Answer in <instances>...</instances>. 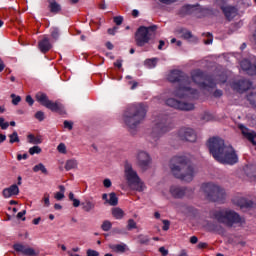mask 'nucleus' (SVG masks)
Here are the masks:
<instances>
[{"label": "nucleus", "mask_w": 256, "mask_h": 256, "mask_svg": "<svg viewBox=\"0 0 256 256\" xmlns=\"http://www.w3.org/2000/svg\"><path fill=\"white\" fill-rule=\"evenodd\" d=\"M167 79L170 83H177L178 86L172 92L176 98L166 99V105L178 111H193L195 105L191 101L199 97V92L189 86L191 85V78L181 70H172Z\"/></svg>", "instance_id": "f257e3e1"}, {"label": "nucleus", "mask_w": 256, "mask_h": 256, "mask_svg": "<svg viewBox=\"0 0 256 256\" xmlns=\"http://www.w3.org/2000/svg\"><path fill=\"white\" fill-rule=\"evenodd\" d=\"M170 171L176 179L191 183L195 178V167L185 155H176L170 160Z\"/></svg>", "instance_id": "f03ea898"}, {"label": "nucleus", "mask_w": 256, "mask_h": 256, "mask_svg": "<svg viewBox=\"0 0 256 256\" xmlns=\"http://www.w3.org/2000/svg\"><path fill=\"white\" fill-rule=\"evenodd\" d=\"M145 117H147V108L143 103H138L128 106L123 113L122 119L128 131L135 135L139 125L145 121Z\"/></svg>", "instance_id": "7ed1b4c3"}, {"label": "nucleus", "mask_w": 256, "mask_h": 256, "mask_svg": "<svg viewBox=\"0 0 256 256\" xmlns=\"http://www.w3.org/2000/svg\"><path fill=\"white\" fill-rule=\"evenodd\" d=\"M124 177L132 191H138L139 193L145 191V184L141 181L139 174L133 169V164L129 161L124 163Z\"/></svg>", "instance_id": "20e7f679"}, {"label": "nucleus", "mask_w": 256, "mask_h": 256, "mask_svg": "<svg viewBox=\"0 0 256 256\" xmlns=\"http://www.w3.org/2000/svg\"><path fill=\"white\" fill-rule=\"evenodd\" d=\"M210 155L222 165H225V140L219 137H212L207 141Z\"/></svg>", "instance_id": "39448f33"}, {"label": "nucleus", "mask_w": 256, "mask_h": 256, "mask_svg": "<svg viewBox=\"0 0 256 256\" xmlns=\"http://www.w3.org/2000/svg\"><path fill=\"white\" fill-rule=\"evenodd\" d=\"M158 26L152 25L149 27L140 26L135 33V41L137 47H145L157 33Z\"/></svg>", "instance_id": "423d86ee"}, {"label": "nucleus", "mask_w": 256, "mask_h": 256, "mask_svg": "<svg viewBox=\"0 0 256 256\" xmlns=\"http://www.w3.org/2000/svg\"><path fill=\"white\" fill-rule=\"evenodd\" d=\"M169 131H171V123L167 119V116H161L155 120L150 137L152 138V141L156 142Z\"/></svg>", "instance_id": "0eeeda50"}, {"label": "nucleus", "mask_w": 256, "mask_h": 256, "mask_svg": "<svg viewBox=\"0 0 256 256\" xmlns=\"http://www.w3.org/2000/svg\"><path fill=\"white\" fill-rule=\"evenodd\" d=\"M210 219L216 221L208 224L211 231L218 233V235H225V210L210 211Z\"/></svg>", "instance_id": "6e6552de"}, {"label": "nucleus", "mask_w": 256, "mask_h": 256, "mask_svg": "<svg viewBox=\"0 0 256 256\" xmlns=\"http://www.w3.org/2000/svg\"><path fill=\"white\" fill-rule=\"evenodd\" d=\"M36 101L40 103L46 109H49L53 113H59V115L65 114V106L59 101H52L49 99V96L43 92H38L36 94Z\"/></svg>", "instance_id": "1a4fd4ad"}, {"label": "nucleus", "mask_w": 256, "mask_h": 256, "mask_svg": "<svg viewBox=\"0 0 256 256\" xmlns=\"http://www.w3.org/2000/svg\"><path fill=\"white\" fill-rule=\"evenodd\" d=\"M191 77L192 81H194L196 85L200 86L201 89H205L206 91L214 89L216 85L212 77L205 76V73L199 69L192 71Z\"/></svg>", "instance_id": "9d476101"}, {"label": "nucleus", "mask_w": 256, "mask_h": 256, "mask_svg": "<svg viewBox=\"0 0 256 256\" xmlns=\"http://www.w3.org/2000/svg\"><path fill=\"white\" fill-rule=\"evenodd\" d=\"M180 17H187V15H193L194 17H203V8L199 5H184L178 10Z\"/></svg>", "instance_id": "9b49d317"}, {"label": "nucleus", "mask_w": 256, "mask_h": 256, "mask_svg": "<svg viewBox=\"0 0 256 256\" xmlns=\"http://www.w3.org/2000/svg\"><path fill=\"white\" fill-rule=\"evenodd\" d=\"M225 223L227 227H243L245 225V218H242L236 212L226 211Z\"/></svg>", "instance_id": "f8f14e48"}, {"label": "nucleus", "mask_w": 256, "mask_h": 256, "mask_svg": "<svg viewBox=\"0 0 256 256\" xmlns=\"http://www.w3.org/2000/svg\"><path fill=\"white\" fill-rule=\"evenodd\" d=\"M178 137L181 141L188 143H195L197 141V133H195L193 128H181L178 132Z\"/></svg>", "instance_id": "ddd939ff"}, {"label": "nucleus", "mask_w": 256, "mask_h": 256, "mask_svg": "<svg viewBox=\"0 0 256 256\" xmlns=\"http://www.w3.org/2000/svg\"><path fill=\"white\" fill-rule=\"evenodd\" d=\"M239 163V155L235 151V148L231 145L225 147V165H237Z\"/></svg>", "instance_id": "4468645a"}, {"label": "nucleus", "mask_w": 256, "mask_h": 256, "mask_svg": "<svg viewBox=\"0 0 256 256\" xmlns=\"http://www.w3.org/2000/svg\"><path fill=\"white\" fill-rule=\"evenodd\" d=\"M137 164L140 169L147 171L149 165H151V156L145 151H139L137 154Z\"/></svg>", "instance_id": "2eb2a0df"}, {"label": "nucleus", "mask_w": 256, "mask_h": 256, "mask_svg": "<svg viewBox=\"0 0 256 256\" xmlns=\"http://www.w3.org/2000/svg\"><path fill=\"white\" fill-rule=\"evenodd\" d=\"M232 89L234 91H237L238 93H245V91H249L251 87H253V83L249 80H239L237 82H233L231 85Z\"/></svg>", "instance_id": "dca6fc26"}, {"label": "nucleus", "mask_w": 256, "mask_h": 256, "mask_svg": "<svg viewBox=\"0 0 256 256\" xmlns=\"http://www.w3.org/2000/svg\"><path fill=\"white\" fill-rule=\"evenodd\" d=\"M233 203H234V205H237L238 207H240V209H242L244 211H249L251 209L256 208L255 202H253L251 200H247L245 198H235L233 200Z\"/></svg>", "instance_id": "f3484780"}, {"label": "nucleus", "mask_w": 256, "mask_h": 256, "mask_svg": "<svg viewBox=\"0 0 256 256\" xmlns=\"http://www.w3.org/2000/svg\"><path fill=\"white\" fill-rule=\"evenodd\" d=\"M201 193H221V187L214 182H205L200 186Z\"/></svg>", "instance_id": "a211bd4d"}, {"label": "nucleus", "mask_w": 256, "mask_h": 256, "mask_svg": "<svg viewBox=\"0 0 256 256\" xmlns=\"http://www.w3.org/2000/svg\"><path fill=\"white\" fill-rule=\"evenodd\" d=\"M13 249L16 253H22L25 256H35V249L29 248L21 243L14 244Z\"/></svg>", "instance_id": "6ab92c4d"}, {"label": "nucleus", "mask_w": 256, "mask_h": 256, "mask_svg": "<svg viewBox=\"0 0 256 256\" xmlns=\"http://www.w3.org/2000/svg\"><path fill=\"white\" fill-rule=\"evenodd\" d=\"M38 47L41 53H47L51 51L53 45L47 36H44L42 40L39 41Z\"/></svg>", "instance_id": "aec40b11"}, {"label": "nucleus", "mask_w": 256, "mask_h": 256, "mask_svg": "<svg viewBox=\"0 0 256 256\" xmlns=\"http://www.w3.org/2000/svg\"><path fill=\"white\" fill-rule=\"evenodd\" d=\"M240 67L243 69V71H246L248 75H255V64H251V61L247 59L242 60Z\"/></svg>", "instance_id": "412c9836"}, {"label": "nucleus", "mask_w": 256, "mask_h": 256, "mask_svg": "<svg viewBox=\"0 0 256 256\" xmlns=\"http://www.w3.org/2000/svg\"><path fill=\"white\" fill-rule=\"evenodd\" d=\"M240 129H241L244 137H246V139H248V141H251L254 145H256V141H255L256 132L253 130H249L248 128H246L244 126H240Z\"/></svg>", "instance_id": "4be33fe9"}, {"label": "nucleus", "mask_w": 256, "mask_h": 256, "mask_svg": "<svg viewBox=\"0 0 256 256\" xmlns=\"http://www.w3.org/2000/svg\"><path fill=\"white\" fill-rule=\"evenodd\" d=\"M108 194L107 193H104L102 195V199L104 201H106V203H109V205H111L112 207H115L118 205L119 203V198H117V194L115 193H110V198L108 199Z\"/></svg>", "instance_id": "5701e85b"}, {"label": "nucleus", "mask_w": 256, "mask_h": 256, "mask_svg": "<svg viewBox=\"0 0 256 256\" xmlns=\"http://www.w3.org/2000/svg\"><path fill=\"white\" fill-rule=\"evenodd\" d=\"M243 171L245 175L249 177V179H254L256 181V165H246L244 166Z\"/></svg>", "instance_id": "b1692460"}, {"label": "nucleus", "mask_w": 256, "mask_h": 256, "mask_svg": "<svg viewBox=\"0 0 256 256\" xmlns=\"http://www.w3.org/2000/svg\"><path fill=\"white\" fill-rule=\"evenodd\" d=\"M238 15L237 8L233 6H226L225 7V18L228 21L235 19V16Z\"/></svg>", "instance_id": "393cba45"}, {"label": "nucleus", "mask_w": 256, "mask_h": 256, "mask_svg": "<svg viewBox=\"0 0 256 256\" xmlns=\"http://www.w3.org/2000/svg\"><path fill=\"white\" fill-rule=\"evenodd\" d=\"M81 207L85 211V213H91V211L95 210V202L91 200H85L81 202Z\"/></svg>", "instance_id": "a878e982"}, {"label": "nucleus", "mask_w": 256, "mask_h": 256, "mask_svg": "<svg viewBox=\"0 0 256 256\" xmlns=\"http://www.w3.org/2000/svg\"><path fill=\"white\" fill-rule=\"evenodd\" d=\"M191 189L179 185H172L170 187V193H191Z\"/></svg>", "instance_id": "bb28decb"}, {"label": "nucleus", "mask_w": 256, "mask_h": 256, "mask_svg": "<svg viewBox=\"0 0 256 256\" xmlns=\"http://www.w3.org/2000/svg\"><path fill=\"white\" fill-rule=\"evenodd\" d=\"M114 253H125L127 251V245L126 244H112L109 246Z\"/></svg>", "instance_id": "cd10ccee"}, {"label": "nucleus", "mask_w": 256, "mask_h": 256, "mask_svg": "<svg viewBox=\"0 0 256 256\" xmlns=\"http://www.w3.org/2000/svg\"><path fill=\"white\" fill-rule=\"evenodd\" d=\"M32 171L34 173H39V171H40L43 175H48L49 174V172L47 171V168L45 167V165L43 163H39V164L35 165L32 168Z\"/></svg>", "instance_id": "c85d7f7f"}, {"label": "nucleus", "mask_w": 256, "mask_h": 256, "mask_svg": "<svg viewBox=\"0 0 256 256\" xmlns=\"http://www.w3.org/2000/svg\"><path fill=\"white\" fill-rule=\"evenodd\" d=\"M112 215L114 219L121 220L125 217V212L121 208H114L112 209Z\"/></svg>", "instance_id": "c756f323"}, {"label": "nucleus", "mask_w": 256, "mask_h": 256, "mask_svg": "<svg viewBox=\"0 0 256 256\" xmlns=\"http://www.w3.org/2000/svg\"><path fill=\"white\" fill-rule=\"evenodd\" d=\"M49 9L51 13H59L61 11V5L56 1H49Z\"/></svg>", "instance_id": "7c9ffc66"}, {"label": "nucleus", "mask_w": 256, "mask_h": 256, "mask_svg": "<svg viewBox=\"0 0 256 256\" xmlns=\"http://www.w3.org/2000/svg\"><path fill=\"white\" fill-rule=\"evenodd\" d=\"M28 143H31L32 145H40V143H43V139H41V136L35 137V135L30 134L28 135Z\"/></svg>", "instance_id": "2f4dec72"}, {"label": "nucleus", "mask_w": 256, "mask_h": 256, "mask_svg": "<svg viewBox=\"0 0 256 256\" xmlns=\"http://www.w3.org/2000/svg\"><path fill=\"white\" fill-rule=\"evenodd\" d=\"M50 35L54 41H58L59 37H61V31L57 27H52L50 29Z\"/></svg>", "instance_id": "473e14b6"}, {"label": "nucleus", "mask_w": 256, "mask_h": 256, "mask_svg": "<svg viewBox=\"0 0 256 256\" xmlns=\"http://www.w3.org/2000/svg\"><path fill=\"white\" fill-rule=\"evenodd\" d=\"M144 65L148 69H155L157 67V58L146 59Z\"/></svg>", "instance_id": "72a5a7b5"}, {"label": "nucleus", "mask_w": 256, "mask_h": 256, "mask_svg": "<svg viewBox=\"0 0 256 256\" xmlns=\"http://www.w3.org/2000/svg\"><path fill=\"white\" fill-rule=\"evenodd\" d=\"M77 160H68L65 164L66 171H71V169H77Z\"/></svg>", "instance_id": "f704fd0d"}, {"label": "nucleus", "mask_w": 256, "mask_h": 256, "mask_svg": "<svg viewBox=\"0 0 256 256\" xmlns=\"http://www.w3.org/2000/svg\"><path fill=\"white\" fill-rule=\"evenodd\" d=\"M180 35L182 39H191V37H193V34L191 33V31L185 28L180 29Z\"/></svg>", "instance_id": "c9c22d12"}, {"label": "nucleus", "mask_w": 256, "mask_h": 256, "mask_svg": "<svg viewBox=\"0 0 256 256\" xmlns=\"http://www.w3.org/2000/svg\"><path fill=\"white\" fill-rule=\"evenodd\" d=\"M9 137V143L13 144V143H19L20 139H19V134L17 133V131H14L12 134L8 135Z\"/></svg>", "instance_id": "e433bc0d"}, {"label": "nucleus", "mask_w": 256, "mask_h": 256, "mask_svg": "<svg viewBox=\"0 0 256 256\" xmlns=\"http://www.w3.org/2000/svg\"><path fill=\"white\" fill-rule=\"evenodd\" d=\"M2 193H19V186H17V184H13L9 188H5Z\"/></svg>", "instance_id": "4c0bfd02"}, {"label": "nucleus", "mask_w": 256, "mask_h": 256, "mask_svg": "<svg viewBox=\"0 0 256 256\" xmlns=\"http://www.w3.org/2000/svg\"><path fill=\"white\" fill-rule=\"evenodd\" d=\"M111 227H113V224L109 220L103 221V223L101 225L102 231H106V232L111 231Z\"/></svg>", "instance_id": "58836bf2"}, {"label": "nucleus", "mask_w": 256, "mask_h": 256, "mask_svg": "<svg viewBox=\"0 0 256 256\" xmlns=\"http://www.w3.org/2000/svg\"><path fill=\"white\" fill-rule=\"evenodd\" d=\"M247 100L253 107H256V92L247 95Z\"/></svg>", "instance_id": "ea45409f"}, {"label": "nucleus", "mask_w": 256, "mask_h": 256, "mask_svg": "<svg viewBox=\"0 0 256 256\" xmlns=\"http://www.w3.org/2000/svg\"><path fill=\"white\" fill-rule=\"evenodd\" d=\"M69 199H70V201H72L73 207H79L81 205V201L79 199L75 198V194L70 193Z\"/></svg>", "instance_id": "a19ab883"}, {"label": "nucleus", "mask_w": 256, "mask_h": 256, "mask_svg": "<svg viewBox=\"0 0 256 256\" xmlns=\"http://www.w3.org/2000/svg\"><path fill=\"white\" fill-rule=\"evenodd\" d=\"M203 37H207L206 40H204L205 45H211L213 43V34L207 32L202 34Z\"/></svg>", "instance_id": "79ce46f5"}, {"label": "nucleus", "mask_w": 256, "mask_h": 256, "mask_svg": "<svg viewBox=\"0 0 256 256\" xmlns=\"http://www.w3.org/2000/svg\"><path fill=\"white\" fill-rule=\"evenodd\" d=\"M127 223L128 231H133V229H137V222H135L133 219H129Z\"/></svg>", "instance_id": "37998d69"}, {"label": "nucleus", "mask_w": 256, "mask_h": 256, "mask_svg": "<svg viewBox=\"0 0 256 256\" xmlns=\"http://www.w3.org/2000/svg\"><path fill=\"white\" fill-rule=\"evenodd\" d=\"M138 241L141 245H147V243H149V237L148 236H145L143 234H140L138 236Z\"/></svg>", "instance_id": "c03bdc74"}, {"label": "nucleus", "mask_w": 256, "mask_h": 256, "mask_svg": "<svg viewBox=\"0 0 256 256\" xmlns=\"http://www.w3.org/2000/svg\"><path fill=\"white\" fill-rule=\"evenodd\" d=\"M29 153L30 155H39V153H41V147L39 146H33L29 149Z\"/></svg>", "instance_id": "a18cd8bd"}, {"label": "nucleus", "mask_w": 256, "mask_h": 256, "mask_svg": "<svg viewBox=\"0 0 256 256\" xmlns=\"http://www.w3.org/2000/svg\"><path fill=\"white\" fill-rule=\"evenodd\" d=\"M11 99H12V103L14 105H19V103H21V96H17L15 94H11Z\"/></svg>", "instance_id": "49530a36"}, {"label": "nucleus", "mask_w": 256, "mask_h": 256, "mask_svg": "<svg viewBox=\"0 0 256 256\" xmlns=\"http://www.w3.org/2000/svg\"><path fill=\"white\" fill-rule=\"evenodd\" d=\"M0 127L3 131L9 128V122H5V118L3 117L0 118Z\"/></svg>", "instance_id": "de8ad7c7"}, {"label": "nucleus", "mask_w": 256, "mask_h": 256, "mask_svg": "<svg viewBox=\"0 0 256 256\" xmlns=\"http://www.w3.org/2000/svg\"><path fill=\"white\" fill-rule=\"evenodd\" d=\"M35 118L38 119V121H44L45 120V112H43V111L36 112Z\"/></svg>", "instance_id": "09e8293b"}, {"label": "nucleus", "mask_w": 256, "mask_h": 256, "mask_svg": "<svg viewBox=\"0 0 256 256\" xmlns=\"http://www.w3.org/2000/svg\"><path fill=\"white\" fill-rule=\"evenodd\" d=\"M57 151L59 153H67V146H65L63 143H60L57 147Z\"/></svg>", "instance_id": "8fccbe9b"}, {"label": "nucleus", "mask_w": 256, "mask_h": 256, "mask_svg": "<svg viewBox=\"0 0 256 256\" xmlns=\"http://www.w3.org/2000/svg\"><path fill=\"white\" fill-rule=\"evenodd\" d=\"M111 185H113V183L111 182V179L106 178V179L103 180V186L106 189H109L111 187Z\"/></svg>", "instance_id": "3c124183"}, {"label": "nucleus", "mask_w": 256, "mask_h": 256, "mask_svg": "<svg viewBox=\"0 0 256 256\" xmlns=\"http://www.w3.org/2000/svg\"><path fill=\"white\" fill-rule=\"evenodd\" d=\"M25 215H27V210H22L17 214V219H22V221H25Z\"/></svg>", "instance_id": "603ef678"}, {"label": "nucleus", "mask_w": 256, "mask_h": 256, "mask_svg": "<svg viewBox=\"0 0 256 256\" xmlns=\"http://www.w3.org/2000/svg\"><path fill=\"white\" fill-rule=\"evenodd\" d=\"M162 223H163V227H162L163 231H169L171 222H169V220H163Z\"/></svg>", "instance_id": "864d4df0"}, {"label": "nucleus", "mask_w": 256, "mask_h": 256, "mask_svg": "<svg viewBox=\"0 0 256 256\" xmlns=\"http://www.w3.org/2000/svg\"><path fill=\"white\" fill-rule=\"evenodd\" d=\"M113 21L116 25H121L123 23V16H116Z\"/></svg>", "instance_id": "5fc2aeb1"}, {"label": "nucleus", "mask_w": 256, "mask_h": 256, "mask_svg": "<svg viewBox=\"0 0 256 256\" xmlns=\"http://www.w3.org/2000/svg\"><path fill=\"white\" fill-rule=\"evenodd\" d=\"M86 255L87 256H99V252L96 251V250L88 249L87 252H86Z\"/></svg>", "instance_id": "6e6d98bb"}, {"label": "nucleus", "mask_w": 256, "mask_h": 256, "mask_svg": "<svg viewBox=\"0 0 256 256\" xmlns=\"http://www.w3.org/2000/svg\"><path fill=\"white\" fill-rule=\"evenodd\" d=\"M42 201L44 203V207H49L51 205V202L49 201V195H45Z\"/></svg>", "instance_id": "4d7b16f0"}, {"label": "nucleus", "mask_w": 256, "mask_h": 256, "mask_svg": "<svg viewBox=\"0 0 256 256\" xmlns=\"http://www.w3.org/2000/svg\"><path fill=\"white\" fill-rule=\"evenodd\" d=\"M65 129H69V131L73 130V122H69L67 120L64 121Z\"/></svg>", "instance_id": "13d9d810"}, {"label": "nucleus", "mask_w": 256, "mask_h": 256, "mask_svg": "<svg viewBox=\"0 0 256 256\" xmlns=\"http://www.w3.org/2000/svg\"><path fill=\"white\" fill-rule=\"evenodd\" d=\"M159 253H161L162 256H168L169 250L165 249V247L162 246L159 248Z\"/></svg>", "instance_id": "bf43d9fd"}, {"label": "nucleus", "mask_w": 256, "mask_h": 256, "mask_svg": "<svg viewBox=\"0 0 256 256\" xmlns=\"http://www.w3.org/2000/svg\"><path fill=\"white\" fill-rule=\"evenodd\" d=\"M117 31H119V27L114 26L113 28L108 29V34L109 35H115V33H117Z\"/></svg>", "instance_id": "052dcab7"}, {"label": "nucleus", "mask_w": 256, "mask_h": 256, "mask_svg": "<svg viewBox=\"0 0 256 256\" xmlns=\"http://www.w3.org/2000/svg\"><path fill=\"white\" fill-rule=\"evenodd\" d=\"M26 103H28V105L33 106V103H35V100H33V97H31V95L26 96Z\"/></svg>", "instance_id": "680f3d73"}, {"label": "nucleus", "mask_w": 256, "mask_h": 256, "mask_svg": "<svg viewBox=\"0 0 256 256\" xmlns=\"http://www.w3.org/2000/svg\"><path fill=\"white\" fill-rule=\"evenodd\" d=\"M21 159H24V160L29 159V155H28L27 153H25V154H23V155L18 154V155H17V160H18V161H21Z\"/></svg>", "instance_id": "e2e57ef3"}, {"label": "nucleus", "mask_w": 256, "mask_h": 256, "mask_svg": "<svg viewBox=\"0 0 256 256\" xmlns=\"http://www.w3.org/2000/svg\"><path fill=\"white\" fill-rule=\"evenodd\" d=\"M207 247H208V244L205 242H199L197 245L198 249H207Z\"/></svg>", "instance_id": "0e129e2a"}, {"label": "nucleus", "mask_w": 256, "mask_h": 256, "mask_svg": "<svg viewBox=\"0 0 256 256\" xmlns=\"http://www.w3.org/2000/svg\"><path fill=\"white\" fill-rule=\"evenodd\" d=\"M114 66L118 67V69H121V67H123V60H116L114 62Z\"/></svg>", "instance_id": "69168bd1"}, {"label": "nucleus", "mask_w": 256, "mask_h": 256, "mask_svg": "<svg viewBox=\"0 0 256 256\" xmlns=\"http://www.w3.org/2000/svg\"><path fill=\"white\" fill-rule=\"evenodd\" d=\"M213 95H214V97H216V98L222 97V96H223V91L217 89V90H215V92H214Z\"/></svg>", "instance_id": "338daca9"}, {"label": "nucleus", "mask_w": 256, "mask_h": 256, "mask_svg": "<svg viewBox=\"0 0 256 256\" xmlns=\"http://www.w3.org/2000/svg\"><path fill=\"white\" fill-rule=\"evenodd\" d=\"M55 199H57V201H61V199H65V194L64 193H57L55 195Z\"/></svg>", "instance_id": "774afa93"}]
</instances>
